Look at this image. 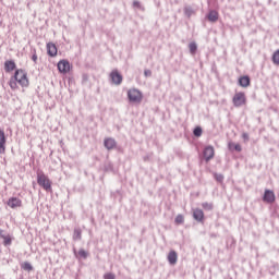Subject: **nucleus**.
<instances>
[{
  "mask_svg": "<svg viewBox=\"0 0 279 279\" xmlns=\"http://www.w3.org/2000/svg\"><path fill=\"white\" fill-rule=\"evenodd\" d=\"M19 85L22 86V88H27L29 86V78H27V72L23 69H19L14 72V75L11 76L9 81V86L11 90L19 89Z\"/></svg>",
  "mask_w": 279,
  "mask_h": 279,
  "instance_id": "1",
  "label": "nucleus"
},
{
  "mask_svg": "<svg viewBox=\"0 0 279 279\" xmlns=\"http://www.w3.org/2000/svg\"><path fill=\"white\" fill-rule=\"evenodd\" d=\"M37 184H39L44 191H47V193H52L53 191L51 189V180L45 172H37Z\"/></svg>",
  "mask_w": 279,
  "mask_h": 279,
  "instance_id": "2",
  "label": "nucleus"
},
{
  "mask_svg": "<svg viewBox=\"0 0 279 279\" xmlns=\"http://www.w3.org/2000/svg\"><path fill=\"white\" fill-rule=\"evenodd\" d=\"M128 98L132 104H141L143 101V94L136 88L129 89Z\"/></svg>",
  "mask_w": 279,
  "mask_h": 279,
  "instance_id": "3",
  "label": "nucleus"
},
{
  "mask_svg": "<svg viewBox=\"0 0 279 279\" xmlns=\"http://www.w3.org/2000/svg\"><path fill=\"white\" fill-rule=\"evenodd\" d=\"M233 106L235 108H241V106H245L247 104V98L245 97V93L239 92L233 96Z\"/></svg>",
  "mask_w": 279,
  "mask_h": 279,
  "instance_id": "4",
  "label": "nucleus"
},
{
  "mask_svg": "<svg viewBox=\"0 0 279 279\" xmlns=\"http://www.w3.org/2000/svg\"><path fill=\"white\" fill-rule=\"evenodd\" d=\"M110 80L112 84H116V86H120V84L123 82V75H121L118 70H113L110 73Z\"/></svg>",
  "mask_w": 279,
  "mask_h": 279,
  "instance_id": "5",
  "label": "nucleus"
},
{
  "mask_svg": "<svg viewBox=\"0 0 279 279\" xmlns=\"http://www.w3.org/2000/svg\"><path fill=\"white\" fill-rule=\"evenodd\" d=\"M59 73H69L71 71V63L68 60H61L58 62Z\"/></svg>",
  "mask_w": 279,
  "mask_h": 279,
  "instance_id": "6",
  "label": "nucleus"
},
{
  "mask_svg": "<svg viewBox=\"0 0 279 279\" xmlns=\"http://www.w3.org/2000/svg\"><path fill=\"white\" fill-rule=\"evenodd\" d=\"M46 49H47V54L50 58H56V56H58V46H56V44L53 43H48L46 45Z\"/></svg>",
  "mask_w": 279,
  "mask_h": 279,
  "instance_id": "7",
  "label": "nucleus"
},
{
  "mask_svg": "<svg viewBox=\"0 0 279 279\" xmlns=\"http://www.w3.org/2000/svg\"><path fill=\"white\" fill-rule=\"evenodd\" d=\"M203 154L206 162H208L209 160H213L215 158V147L213 146L205 147Z\"/></svg>",
  "mask_w": 279,
  "mask_h": 279,
  "instance_id": "8",
  "label": "nucleus"
},
{
  "mask_svg": "<svg viewBox=\"0 0 279 279\" xmlns=\"http://www.w3.org/2000/svg\"><path fill=\"white\" fill-rule=\"evenodd\" d=\"M8 206L11 208H21V206H23V201H21V198L19 197H11L9 198V201L7 202Z\"/></svg>",
  "mask_w": 279,
  "mask_h": 279,
  "instance_id": "9",
  "label": "nucleus"
},
{
  "mask_svg": "<svg viewBox=\"0 0 279 279\" xmlns=\"http://www.w3.org/2000/svg\"><path fill=\"white\" fill-rule=\"evenodd\" d=\"M264 202H267V204H274V202H276V194H274V191L271 190L265 191Z\"/></svg>",
  "mask_w": 279,
  "mask_h": 279,
  "instance_id": "10",
  "label": "nucleus"
},
{
  "mask_svg": "<svg viewBox=\"0 0 279 279\" xmlns=\"http://www.w3.org/2000/svg\"><path fill=\"white\" fill-rule=\"evenodd\" d=\"M8 140L5 138V132L0 130V154H5V145Z\"/></svg>",
  "mask_w": 279,
  "mask_h": 279,
  "instance_id": "11",
  "label": "nucleus"
},
{
  "mask_svg": "<svg viewBox=\"0 0 279 279\" xmlns=\"http://www.w3.org/2000/svg\"><path fill=\"white\" fill-rule=\"evenodd\" d=\"M0 239H3V245L8 247V245H12V236L10 234L5 235V231L0 229Z\"/></svg>",
  "mask_w": 279,
  "mask_h": 279,
  "instance_id": "12",
  "label": "nucleus"
},
{
  "mask_svg": "<svg viewBox=\"0 0 279 279\" xmlns=\"http://www.w3.org/2000/svg\"><path fill=\"white\" fill-rule=\"evenodd\" d=\"M104 146L106 147V149L110 150V149H114V147H117V141L112 137H107L104 141Z\"/></svg>",
  "mask_w": 279,
  "mask_h": 279,
  "instance_id": "13",
  "label": "nucleus"
},
{
  "mask_svg": "<svg viewBox=\"0 0 279 279\" xmlns=\"http://www.w3.org/2000/svg\"><path fill=\"white\" fill-rule=\"evenodd\" d=\"M16 70V63L13 60H7L4 62V71L5 73H12V71Z\"/></svg>",
  "mask_w": 279,
  "mask_h": 279,
  "instance_id": "14",
  "label": "nucleus"
},
{
  "mask_svg": "<svg viewBox=\"0 0 279 279\" xmlns=\"http://www.w3.org/2000/svg\"><path fill=\"white\" fill-rule=\"evenodd\" d=\"M207 19L210 23H217L219 21V13L215 10L209 11Z\"/></svg>",
  "mask_w": 279,
  "mask_h": 279,
  "instance_id": "15",
  "label": "nucleus"
},
{
  "mask_svg": "<svg viewBox=\"0 0 279 279\" xmlns=\"http://www.w3.org/2000/svg\"><path fill=\"white\" fill-rule=\"evenodd\" d=\"M195 221H204V210L196 208L193 210Z\"/></svg>",
  "mask_w": 279,
  "mask_h": 279,
  "instance_id": "16",
  "label": "nucleus"
},
{
  "mask_svg": "<svg viewBox=\"0 0 279 279\" xmlns=\"http://www.w3.org/2000/svg\"><path fill=\"white\" fill-rule=\"evenodd\" d=\"M168 263H170V265H175V263H178V253H175V251L169 253Z\"/></svg>",
  "mask_w": 279,
  "mask_h": 279,
  "instance_id": "17",
  "label": "nucleus"
},
{
  "mask_svg": "<svg viewBox=\"0 0 279 279\" xmlns=\"http://www.w3.org/2000/svg\"><path fill=\"white\" fill-rule=\"evenodd\" d=\"M239 84L242 86V88H247L250 86V77L248 76H241L239 78Z\"/></svg>",
  "mask_w": 279,
  "mask_h": 279,
  "instance_id": "18",
  "label": "nucleus"
},
{
  "mask_svg": "<svg viewBox=\"0 0 279 279\" xmlns=\"http://www.w3.org/2000/svg\"><path fill=\"white\" fill-rule=\"evenodd\" d=\"M74 254L76 258H88V252H86L84 248H81L78 252L74 250Z\"/></svg>",
  "mask_w": 279,
  "mask_h": 279,
  "instance_id": "19",
  "label": "nucleus"
},
{
  "mask_svg": "<svg viewBox=\"0 0 279 279\" xmlns=\"http://www.w3.org/2000/svg\"><path fill=\"white\" fill-rule=\"evenodd\" d=\"M81 239H82V229H80V228L74 229L73 240L80 241Z\"/></svg>",
  "mask_w": 279,
  "mask_h": 279,
  "instance_id": "20",
  "label": "nucleus"
},
{
  "mask_svg": "<svg viewBox=\"0 0 279 279\" xmlns=\"http://www.w3.org/2000/svg\"><path fill=\"white\" fill-rule=\"evenodd\" d=\"M184 14H185V16H187V19H191V16H193V14H195V10H193V8H191V7H185Z\"/></svg>",
  "mask_w": 279,
  "mask_h": 279,
  "instance_id": "21",
  "label": "nucleus"
},
{
  "mask_svg": "<svg viewBox=\"0 0 279 279\" xmlns=\"http://www.w3.org/2000/svg\"><path fill=\"white\" fill-rule=\"evenodd\" d=\"M22 269H24V271H32L34 269V266H32V264H29V262H25L21 265Z\"/></svg>",
  "mask_w": 279,
  "mask_h": 279,
  "instance_id": "22",
  "label": "nucleus"
},
{
  "mask_svg": "<svg viewBox=\"0 0 279 279\" xmlns=\"http://www.w3.org/2000/svg\"><path fill=\"white\" fill-rule=\"evenodd\" d=\"M189 49H190V52L192 53V56H195V53H196V51H197V44H195V43H190Z\"/></svg>",
  "mask_w": 279,
  "mask_h": 279,
  "instance_id": "23",
  "label": "nucleus"
},
{
  "mask_svg": "<svg viewBox=\"0 0 279 279\" xmlns=\"http://www.w3.org/2000/svg\"><path fill=\"white\" fill-rule=\"evenodd\" d=\"M174 223H177V226L184 223V216H182V214H179L174 219Z\"/></svg>",
  "mask_w": 279,
  "mask_h": 279,
  "instance_id": "24",
  "label": "nucleus"
},
{
  "mask_svg": "<svg viewBox=\"0 0 279 279\" xmlns=\"http://www.w3.org/2000/svg\"><path fill=\"white\" fill-rule=\"evenodd\" d=\"M272 62H274L277 66H279V49L274 52V54H272Z\"/></svg>",
  "mask_w": 279,
  "mask_h": 279,
  "instance_id": "25",
  "label": "nucleus"
},
{
  "mask_svg": "<svg viewBox=\"0 0 279 279\" xmlns=\"http://www.w3.org/2000/svg\"><path fill=\"white\" fill-rule=\"evenodd\" d=\"M202 207L204 210H213V203H203Z\"/></svg>",
  "mask_w": 279,
  "mask_h": 279,
  "instance_id": "26",
  "label": "nucleus"
},
{
  "mask_svg": "<svg viewBox=\"0 0 279 279\" xmlns=\"http://www.w3.org/2000/svg\"><path fill=\"white\" fill-rule=\"evenodd\" d=\"M193 134L194 136H197V137L202 136V128L196 126L193 131Z\"/></svg>",
  "mask_w": 279,
  "mask_h": 279,
  "instance_id": "27",
  "label": "nucleus"
},
{
  "mask_svg": "<svg viewBox=\"0 0 279 279\" xmlns=\"http://www.w3.org/2000/svg\"><path fill=\"white\" fill-rule=\"evenodd\" d=\"M104 279H117V276L112 272H106Z\"/></svg>",
  "mask_w": 279,
  "mask_h": 279,
  "instance_id": "28",
  "label": "nucleus"
},
{
  "mask_svg": "<svg viewBox=\"0 0 279 279\" xmlns=\"http://www.w3.org/2000/svg\"><path fill=\"white\" fill-rule=\"evenodd\" d=\"M230 149H232V147H234L235 151H241V145L239 144H229Z\"/></svg>",
  "mask_w": 279,
  "mask_h": 279,
  "instance_id": "29",
  "label": "nucleus"
},
{
  "mask_svg": "<svg viewBox=\"0 0 279 279\" xmlns=\"http://www.w3.org/2000/svg\"><path fill=\"white\" fill-rule=\"evenodd\" d=\"M215 179L217 180V182H223L222 174H215Z\"/></svg>",
  "mask_w": 279,
  "mask_h": 279,
  "instance_id": "30",
  "label": "nucleus"
},
{
  "mask_svg": "<svg viewBox=\"0 0 279 279\" xmlns=\"http://www.w3.org/2000/svg\"><path fill=\"white\" fill-rule=\"evenodd\" d=\"M32 60L33 62H35V64L38 62V54H36V52H34V54L32 56Z\"/></svg>",
  "mask_w": 279,
  "mask_h": 279,
  "instance_id": "31",
  "label": "nucleus"
},
{
  "mask_svg": "<svg viewBox=\"0 0 279 279\" xmlns=\"http://www.w3.org/2000/svg\"><path fill=\"white\" fill-rule=\"evenodd\" d=\"M242 137L244 138V141H250V135L247 133H243Z\"/></svg>",
  "mask_w": 279,
  "mask_h": 279,
  "instance_id": "32",
  "label": "nucleus"
},
{
  "mask_svg": "<svg viewBox=\"0 0 279 279\" xmlns=\"http://www.w3.org/2000/svg\"><path fill=\"white\" fill-rule=\"evenodd\" d=\"M144 74H145L146 77H150L151 72H150L149 70H145V71H144Z\"/></svg>",
  "mask_w": 279,
  "mask_h": 279,
  "instance_id": "33",
  "label": "nucleus"
},
{
  "mask_svg": "<svg viewBox=\"0 0 279 279\" xmlns=\"http://www.w3.org/2000/svg\"><path fill=\"white\" fill-rule=\"evenodd\" d=\"M133 5H134V8H141V2L134 1V2H133Z\"/></svg>",
  "mask_w": 279,
  "mask_h": 279,
  "instance_id": "34",
  "label": "nucleus"
}]
</instances>
